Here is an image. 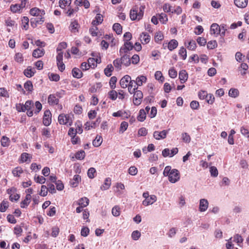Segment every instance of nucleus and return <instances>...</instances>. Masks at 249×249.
<instances>
[{
  "mask_svg": "<svg viewBox=\"0 0 249 249\" xmlns=\"http://www.w3.org/2000/svg\"><path fill=\"white\" fill-rule=\"evenodd\" d=\"M30 14L33 16L38 17L31 19V25L33 28L36 27L37 24H41L44 22L43 16L45 14V12L44 10L37 7L32 8L30 10Z\"/></svg>",
  "mask_w": 249,
  "mask_h": 249,
  "instance_id": "1",
  "label": "nucleus"
},
{
  "mask_svg": "<svg viewBox=\"0 0 249 249\" xmlns=\"http://www.w3.org/2000/svg\"><path fill=\"white\" fill-rule=\"evenodd\" d=\"M164 177H168L169 181L172 183H175L180 179V173L176 169H171L170 166H166L163 172Z\"/></svg>",
  "mask_w": 249,
  "mask_h": 249,
  "instance_id": "2",
  "label": "nucleus"
},
{
  "mask_svg": "<svg viewBox=\"0 0 249 249\" xmlns=\"http://www.w3.org/2000/svg\"><path fill=\"white\" fill-rule=\"evenodd\" d=\"M145 8V5H141L139 8L138 6L135 5L130 11L129 17L132 20H140L142 19L144 10Z\"/></svg>",
  "mask_w": 249,
  "mask_h": 249,
  "instance_id": "3",
  "label": "nucleus"
},
{
  "mask_svg": "<svg viewBox=\"0 0 249 249\" xmlns=\"http://www.w3.org/2000/svg\"><path fill=\"white\" fill-rule=\"evenodd\" d=\"M73 115L69 114H60L58 117V121L60 124L71 126L73 123Z\"/></svg>",
  "mask_w": 249,
  "mask_h": 249,
  "instance_id": "4",
  "label": "nucleus"
},
{
  "mask_svg": "<svg viewBox=\"0 0 249 249\" xmlns=\"http://www.w3.org/2000/svg\"><path fill=\"white\" fill-rule=\"evenodd\" d=\"M7 194L9 195V199L12 202L17 201L20 198L19 194L17 193V189L16 188L13 187L8 189L6 191Z\"/></svg>",
  "mask_w": 249,
  "mask_h": 249,
  "instance_id": "5",
  "label": "nucleus"
},
{
  "mask_svg": "<svg viewBox=\"0 0 249 249\" xmlns=\"http://www.w3.org/2000/svg\"><path fill=\"white\" fill-rule=\"evenodd\" d=\"M133 102L135 106L140 105L143 98V93L141 90L137 89L133 92Z\"/></svg>",
  "mask_w": 249,
  "mask_h": 249,
  "instance_id": "6",
  "label": "nucleus"
},
{
  "mask_svg": "<svg viewBox=\"0 0 249 249\" xmlns=\"http://www.w3.org/2000/svg\"><path fill=\"white\" fill-rule=\"evenodd\" d=\"M169 130L170 129L168 130H163L161 131H155L153 133V137L157 140L165 139Z\"/></svg>",
  "mask_w": 249,
  "mask_h": 249,
  "instance_id": "7",
  "label": "nucleus"
},
{
  "mask_svg": "<svg viewBox=\"0 0 249 249\" xmlns=\"http://www.w3.org/2000/svg\"><path fill=\"white\" fill-rule=\"evenodd\" d=\"M52 122V114L49 110H46L44 113L43 124L45 126H49Z\"/></svg>",
  "mask_w": 249,
  "mask_h": 249,
  "instance_id": "8",
  "label": "nucleus"
},
{
  "mask_svg": "<svg viewBox=\"0 0 249 249\" xmlns=\"http://www.w3.org/2000/svg\"><path fill=\"white\" fill-rule=\"evenodd\" d=\"M101 119L99 117L96 119V121L88 122L85 124V129L86 130H89L91 128H95L96 127L99 125Z\"/></svg>",
  "mask_w": 249,
  "mask_h": 249,
  "instance_id": "9",
  "label": "nucleus"
},
{
  "mask_svg": "<svg viewBox=\"0 0 249 249\" xmlns=\"http://www.w3.org/2000/svg\"><path fill=\"white\" fill-rule=\"evenodd\" d=\"M25 3L12 4L10 10L13 13H20L21 10L25 7Z\"/></svg>",
  "mask_w": 249,
  "mask_h": 249,
  "instance_id": "10",
  "label": "nucleus"
},
{
  "mask_svg": "<svg viewBox=\"0 0 249 249\" xmlns=\"http://www.w3.org/2000/svg\"><path fill=\"white\" fill-rule=\"evenodd\" d=\"M131 77L129 75H126L123 77L120 81L121 87L125 89L127 87L130 82Z\"/></svg>",
  "mask_w": 249,
  "mask_h": 249,
  "instance_id": "11",
  "label": "nucleus"
},
{
  "mask_svg": "<svg viewBox=\"0 0 249 249\" xmlns=\"http://www.w3.org/2000/svg\"><path fill=\"white\" fill-rule=\"evenodd\" d=\"M139 38L141 43L143 44L148 43L151 40L150 36L146 32H142L140 35Z\"/></svg>",
  "mask_w": 249,
  "mask_h": 249,
  "instance_id": "12",
  "label": "nucleus"
},
{
  "mask_svg": "<svg viewBox=\"0 0 249 249\" xmlns=\"http://www.w3.org/2000/svg\"><path fill=\"white\" fill-rule=\"evenodd\" d=\"M157 200V196L155 195H152L150 196L147 199H144L142 201V204L145 206L152 205Z\"/></svg>",
  "mask_w": 249,
  "mask_h": 249,
  "instance_id": "13",
  "label": "nucleus"
},
{
  "mask_svg": "<svg viewBox=\"0 0 249 249\" xmlns=\"http://www.w3.org/2000/svg\"><path fill=\"white\" fill-rule=\"evenodd\" d=\"M59 100L56 98V96L53 94L49 95L48 98V103L50 106H55L58 104Z\"/></svg>",
  "mask_w": 249,
  "mask_h": 249,
  "instance_id": "14",
  "label": "nucleus"
},
{
  "mask_svg": "<svg viewBox=\"0 0 249 249\" xmlns=\"http://www.w3.org/2000/svg\"><path fill=\"white\" fill-rule=\"evenodd\" d=\"M32 156L27 153H23L20 156V162H30L32 159Z\"/></svg>",
  "mask_w": 249,
  "mask_h": 249,
  "instance_id": "15",
  "label": "nucleus"
},
{
  "mask_svg": "<svg viewBox=\"0 0 249 249\" xmlns=\"http://www.w3.org/2000/svg\"><path fill=\"white\" fill-rule=\"evenodd\" d=\"M80 25L76 20L72 21L69 26V29L71 32L73 34H76L78 32Z\"/></svg>",
  "mask_w": 249,
  "mask_h": 249,
  "instance_id": "16",
  "label": "nucleus"
},
{
  "mask_svg": "<svg viewBox=\"0 0 249 249\" xmlns=\"http://www.w3.org/2000/svg\"><path fill=\"white\" fill-rule=\"evenodd\" d=\"M209 203L207 199H201L200 200L199 210L200 212H205L208 207Z\"/></svg>",
  "mask_w": 249,
  "mask_h": 249,
  "instance_id": "17",
  "label": "nucleus"
},
{
  "mask_svg": "<svg viewBox=\"0 0 249 249\" xmlns=\"http://www.w3.org/2000/svg\"><path fill=\"white\" fill-rule=\"evenodd\" d=\"M121 57L120 58L121 61L122 62L123 65L128 67L131 64V59L130 55H120Z\"/></svg>",
  "mask_w": 249,
  "mask_h": 249,
  "instance_id": "18",
  "label": "nucleus"
},
{
  "mask_svg": "<svg viewBox=\"0 0 249 249\" xmlns=\"http://www.w3.org/2000/svg\"><path fill=\"white\" fill-rule=\"evenodd\" d=\"M211 34L218 36L220 33V28L217 23H213L211 26Z\"/></svg>",
  "mask_w": 249,
  "mask_h": 249,
  "instance_id": "19",
  "label": "nucleus"
},
{
  "mask_svg": "<svg viewBox=\"0 0 249 249\" xmlns=\"http://www.w3.org/2000/svg\"><path fill=\"white\" fill-rule=\"evenodd\" d=\"M128 92L132 94L133 92H134L135 90L138 89V87L136 83V81L132 80L131 78L130 79V82L129 83V85L127 86Z\"/></svg>",
  "mask_w": 249,
  "mask_h": 249,
  "instance_id": "20",
  "label": "nucleus"
},
{
  "mask_svg": "<svg viewBox=\"0 0 249 249\" xmlns=\"http://www.w3.org/2000/svg\"><path fill=\"white\" fill-rule=\"evenodd\" d=\"M31 198V195L30 194H27L25 199L20 202V207L22 208H26L30 204Z\"/></svg>",
  "mask_w": 249,
  "mask_h": 249,
  "instance_id": "21",
  "label": "nucleus"
},
{
  "mask_svg": "<svg viewBox=\"0 0 249 249\" xmlns=\"http://www.w3.org/2000/svg\"><path fill=\"white\" fill-rule=\"evenodd\" d=\"M81 177L78 175L74 176L73 179L70 181V184L72 187H76L81 181Z\"/></svg>",
  "mask_w": 249,
  "mask_h": 249,
  "instance_id": "22",
  "label": "nucleus"
},
{
  "mask_svg": "<svg viewBox=\"0 0 249 249\" xmlns=\"http://www.w3.org/2000/svg\"><path fill=\"white\" fill-rule=\"evenodd\" d=\"M188 73L186 70H181L179 72V79L181 83H185L188 79Z\"/></svg>",
  "mask_w": 249,
  "mask_h": 249,
  "instance_id": "23",
  "label": "nucleus"
},
{
  "mask_svg": "<svg viewBox=\"0 0 249 249\" xmlns=\"http://www.w3.org/2000/svg\"><path fill=\"white\" fill-rule=\"evenodd\" d=\"M45 51L43 49L37 48L33 52V56L35 58H39L44 55Z\"/></svg>",
  "mask_w": 249,
  "mask_h": 249,
  "instance_id": "24",
  "label": "nucleus"
},
{
  "mask_svg": "<svg viewBox=\"0 0 249 249\" xmlns=\"http://www.w3.org/2000/svg\"><path fill=\"white\" fill-rule=\"evenodd\" d=\"M235 5L241 8H245L248 3V0H234Z\"/></svg>",
  "mask_w": 249,
  "mask_h": 249,
  "instance_id": "25",
  "label": "nucleus"
},
{
  "mask_svg": "<svg viewBox=\"0 0 249 249\" xmlns=\"http://www.w3.org/2000/svg\"><path fill=\"white\" fill-rule=\"evenodd\" d=\"M111 180L110 178H107L105 179L104 184L101 186V189L102 190H107L110 187Z\"/></svg>",
  "mask_w": 249,
  "mask_h": 249,
  "instance_id": "26",
  "label": "nucleus"
},
{
  "mask_svg": "<svg viewBox=\"0 0 249 249\" xmlns=\"http://www.w3.org/2000/svg\"><path fill=\"white\" fill-rule=\"evenodd\" d=\"M72 76L76 78H80L82 77L83 73L81 70L77 68H74L71 71Z\"/></svg>",
  "mask_w": 249,
  "mask_h": 249,
  "instance_id": "27",
  "label": "nucleus"
},
{
  "mask_svg": "<svg viewBox=\"0 0 249 249\" xmlns=\"http://www.w3.org/2000/svg\"><path fill=\"white\" fill-rule=\"evenodd\" d=\"M185 45L186 46L187 48L189 50L194 51L196 49V44L195 41L192 40L188 41L187 43L186 42H185Z\"/></svg>",
  "mask_w": 249,
  "mask_h": 249,
  "instance_id": "28",
  "label": "nucleus"
},
{
  "mask_svg": "<svg viewBox=\"0 0 249 249\" xmlns=\"http://www.w3.org/2000/svg\"><path fill=\"white\" fill-rule=\"evenodd\" d=\"M146 80L147 78L145 76L140 75L138 76L136 80V83L137 87L142 86L143 83L146 82Z\"/></svg>",
  "mask_w": 249,
  "mask_h": 249,
  "instance_id": "29",
  "label": "nucleus"
},
{
  "mask_svg": "<svg viewBox=\"0 0 249 249\" xmlns=\"http://www.w3.org/2000/svg\"><path fill=\"white\" fill-rule=\"evenodd\" d=\"M12 172L14 177H19L23 173V170L21 167L18 166L13 169Z\"/></svg>",
  "mask_w": 249,
  "mask_h": 249,
  "instance_id": "30",
  "label": "nucleus"
},
{
  "mask_svg": "<svg viewBox=\"0 0 249 249\" xmlns=\"http://www.w3.org/2000/svg\"><path fill=\"white\" fill-rule=\"evenodd\" d=\"M178 46V42L176 39H172L168 44V49L172 51L175 49Z\"/></svg>",
  "mask_w": 249,
  "mask_h": 249,
  "instance_id": "31",
  "label": "nucleus"
},
{
  "mask_svg": "<svg viewBox=\"0 0 249 249\" xmlns=\"http://www.w3.org/2000/svg\"><path fill=\"white\" fill-rule=\"evenodd\" d=\"M103 21V17L101 14H98L96 15L95 19L92 22V24L94 26H96L102 22Z\"/></svg>",
  "mask_w": 249,
  "mask_h": 249,
  "instance_id": "32",
  "label": "nucleus"
},
{
  "mask_svg": "<svg viewBox=\"0 0 249 249\" xmlns=\"http://www.w3.org/2000/svg\"><path fill=\"white\" fill-rule=\"evenodd\" d=\"M35 70L34 69L33 70L31 68V67H28L26 69H25L24 71V75L27 77H31L33 76L35 73Z\"/></svg>",
  "mask_w": 249,
  "mask_h": 249,
  "instance_id": "33",
  "label": "nucleus"
},
{
  "mask_svg": "<svg viewBox=\"0 0 249 249\" xmlns=\"http://www.w3.org/2000/svg\"><path fill=\"white\" fill-rule=\"evenodd\" d=\"M146 111L144 110V109H141L139 111V115L137 117V119L139 121L143 122L145 120L146 118Z\"/></svg>",
  "mask_w": 249,
  "mask_h": 249,
  "instance_id": "34",
  "label": "nucleus"
},
{
  "mask_svg": "<svg viewBox=\"0 0 249 249\" xmlns=\"http://www.w3.org/2000/svg\"><path fill=\"white\" fill-rule=\"evenodd\" d=\"M114 68L111 64L107 65V67L104 69L105 74L107 77L110 76L112 75V72Z\"/></svg>",
  "mask_w": 249,
  "mask_h": 249,
  "instance_id": "35",
  "label": "nucleus"
},
{
  "mask_svg": "<svg viewBox=\"0 0 249 249\" xmlns=\"http://www.w3.org/2000/svg\"><path fill=\"white\" fill-rule=\"evenodd\" d=\"M159 20L162 24H166L168 21V17L166 14L162 13L157 14Z\"/></svg>",
  "mask_w": 249,
  "mask_h": 249,
  "instance_id": "36",
  "label": "nucleus"
},
{
  "mask_svg": "<svg viewBox=\"0 0 249 249\" xmlns=\"http://www.w3.org/2000/svg\"><path fill=\"white\" fill-rule=\"evenodd\" d=\"M29 18L27 17H23L21 20V27L22 29L27 30L29 28Z\"/></svg>",
  "mask_w": 249,
  "mask_h": 249,
  "instance_id": "37",
  "label": "nucleus"
},
{
  "mask_svg": "<svg viewBox=\"0 0 249 249\" xmlns=\"http://www.w3.org/2000/svg\"><path fill=\"white\" fill-rule=\"evenodd\" d=\"M9 206V202L5 199L3 200L0 204V211L2 213L5 212L8 208Z\"/></svg>",
  "mask_w": 249,
  "mask_h": 249,
  "instance_id": "38",
  "label": "nucleus"
},
{
  "mask_svg": "<svg viewBox=\"0 0 249 249\" xmlns=\"http://www.w3.org/2000/svg\"><path fill=\"white\" fill-rule=\"evenodd\" d=\"M89 204V199L86 197H82L79 200L78 204L83 207H87Z\"/></svg>",
  "mask_w": 249,
  "mask_h": 249,
  "instance_id": "39",
  "label": "nucleus"
},
{
  "mask_svg": "<svg viewBox=\"0 0 249 249\" xmlns=\"http://www.w3.org/2000/svg\"><path fill=\"white\" fill-rule=\"evenodd\" d=\"M24 88L27 91L30 92H32L34 90V87L32 82L30 80L27 81L26 82L24 83Z\"/></svg>",
  "mask_w": 249,
  "mask_h": 249,
  "instance_id": "40",
  "label": "nucleus"
},
{
  "mask_svg": "<svg viewBox=\"0 0 249 249\" xmlns=\"http://www.w3.org/2000/svg\"><path fill=\"white\" fill-rule=\"evenodd\" d=\"M113 29L118 35H120L122 33V27L120 23H114L113 25Z\"/></svg>",
  "mask_w": 249,
  "mask_h": 249,
  "instance_id": "41",
  "label": "nucleus"
},
{
  "mask_svg": "<svg viewBox=\"0 0 249 249\" xmlns=\"http://www.w3.org/2000/svg\"><path fill=\"white\" fill-rule=\"evenodd\" d=\"M163 38L164 36L161 32H158L155 34L154 39L156 42L159 43Z\"/></svg>",
  "mask_w": 249,
  "mask_h": 249,
  "instance_id": "42",
  "label": "nucleus"
},
{
  "mask_svg": "<svg viewBox=\"0 0 249 249\" xmlns=\"http://www.w3.org/2000/svg\"><path fill=\"white\" fill-rule=\"evenodd\" d=\"M86 156L85 152L84 150H80L77 151L75 154V157L77 160H82Z\"/></svg>",
  "mask_w": 249,
  "mask_h": 249,
  "instance_id": "43",
  "label": "nucleus"
},
{
  "mask_svg": "<svg viewBox=\"0 0 249 249\" xmlns=\"http://www.w3.org/2000/svg\"><path fill=\"white\" fill-rule=\"evenodd\" d=\"M71 2V0H60L59 1V5L62 9H64L66 6H70Z\"/></svg>",
  "mask_w": 249,
  "mask_h": 249,
  "instance_id": "44",
  "label": "nucleus"
},
{
  "mask_svg": "<svg viewBox=\"0 0 249 249\" xmlns=\"http://www.w3.org/2000/svg\"><path fill=\"white\" fill-rule=\"evenodd\" d=\"M100 61H95V59L94 58H89L88 60V63L89 64L90 68H94L96 67L97 63H100Z\"/></svg>",
  "mask_w": 249,
  "mask_h": 249,
  "instance_id": "45",
  "label": "nucleus"
},
{
  "mask_svg": "<svg viewBox=\"0 0 249 249\" xmlns=\"http://www.w3.org/2000/svg\"><path fill=\"white\" fill-rule=\"evenodd\" d=\"M14 60L18 63H21L23 62L24 57L20 53H17L14 56Z\"/></svg>",
  "mask_w": 249,
  "mask_h": 249,
  "instance_id": "46",
  "label": "nucleus"
},
{
  "mask_svg": "<svg viewBox=\"0 0 249 249\" xmlns=\"http://www.w3.org/2000/svg\"><path fill=\"white\" fill-rule=\"evenodd\" d=\"M103 141V139L102 137L97 136L95 139L92 142V144L95 147H98L99 146Z\"/></svg>",
  "mask_w": 249,
  "mask_h": 249,
  "instance_id": "47",
  "label": "nucleus"
},
{
  "mask_svg": "<svg viewBox=\"0 0 249 249\" xmlns=\"http://www.w3.org/2000/svg\"><path fill=\"white\" fill-rule=\"evenodd\" d=\"M10 140L9 138L3 136L1 139V145L3 147H8L9 145Z\"/></svg>",
  "mask_w": 249,
  "mask_h": 249,
  "instance_id": "48",
  "label": "nucleus"
},
{
  "mask_svg": "<svg viewBox=\"0 0 249 249\" xmlns=\"http://www.w3.org/2000/svg\"><path fill=\"white\" fill-rule=\"evenodd\" d=\"M178 54L182 60H185L187 57V51L186 49L183 47H181L179 50Z\"/></svg>",
  "mask_w": 249,
  "mask_h": 249,
  "instance_id": "49",
  "label": "nucleus"
},
{
  "mask_svg": "<svg viewBox=\"0 0 249 249\" xmlns=\"http://www.w3.org/2000/svg\"><path fill=\"white\" fill-rule=\"evenodd\" d=\"M239 90L236 89L231 88L229 91V96L233 98H236L239 95Z\"/></svg>",
  "mask_w": 249,
  "mask_h": 249,
  "instance_id": "50",
  "label": "nucleus"
},
{
  "mask_svg": "<svg viewBox=\"0 0 249 249\" xmlns=\"http://www.w3.org/2000/svg\"><path fill=\"white\" fill-rule=\"evenodd\" d=\"M108 98L112 100H115L118 97V92L113 89L109 91L108 93Z\"/></svg>",
  "mask_w": 249,
  "mask_h": 249,
  "instance_id": "51",
  "label": "nucleus"
},
{
  "mask_svg": "<svg viewBox=\"0 0 249 249\" xmlns=\"http://www.w3.org/2000/svg\"><path fill=\"white\" fill-rule=\"evenodd\" d=\"M114 66L118 70H120L122 69V62L120 58H117L113 62Z\"/></svg>",
  "mask_w": 249,
  "mask_h": 249,
  "instance_id": "52",
  "label": "nucleus"
},
{
  "mask_svg": "<svg viewBox=\"0 0 249 249\" xmlns=\"http://www.w3.org/2000/svg\"><path fill=\"white\" fill-rule=\"evenodd\" d=\"M128 126V123L124 121L122 122L121 124L120 129H119V133H123L127 128Z\"/></svg>",
  "mask_w": 249,
  "mask_h": 249,
  "instance_id": "53",
  "label": "nucleus"
},
{
  "mask_svg": "<svg viewBox=\"0 0 249 249\" xmlns=\"http://www.w3.org/2000/svg\"><path fill=\"white\" fill-rule=\"evenodd\" d=\"M217 46V43L216 40L209 41L207 43V48L208 49H213Z\"/></svg>",
  "mask_w": 249,
  "mask_h": 249,
  "instance_id": "54",
  "label": "nucleus"
},
{
  "mask_svg": "<svg viewBox=\"0 0 249 249\" xmlns=\"http://www.w3.org/2000/svg\"><path fill=\"white\" fill-rule=\"evenodd\" d=\"M88 176L89 178H93L96 175V170L94 168L91 167L88 171Z\"/></svg>",
  "mask_w": 249,
  "mask_h": 249,
  "instance_id": "55",
  "label": "nucleus"
},
{
  "mask_svg": "<svg viewBox=\"0 0 249 249\" xmlns=\"http://www.w3.org/2000/svg\"><path fill=\"white\" fill-rule=\"evenodd\" d=\"M117 81V79L115 76H112L110 78L109 81V86L112 89H114L116 88V83Z\"/></svg>",
  "mask_w": 249,
  "mask_h": 249,
  "instance_id": "56",
  "label": "nucleus"
},
{
  "mask_svg": "<svg viewBox=\"0 0 249 249\" xmlns=\"http://www.w3.org/2000/svg\"><path fill=\"white\" fill-rule=\"evenodd\" d=\"M112 213L114 216H118L120 215V208L118 206H115L112 209Z\"/></svg>",
  "mask_w": 249,
  "mask_h": 249,
  "instance_id": "57",
  "label": "nucleus"
},
{
  "mask_svg": "<svg viewBox=\"0 0 249 249\" xmlns=\"http://www.w3.org/2000/svg\"><path fill=\"white\" fill-rule=\"evenodd\" d=\"M181 138L182 141L186 143H189L191 141V137L187 133H183L181 134Z\"/></svg>",
  "mask_w": 249,
  "mask_h": 249,
  "instance_id": "58",
  "label": "nucleus"
},
{
  "mask_svg": "<svg viewBox=\"0 0 249 249\" xmlns=\"http://www.w3.org/2000/svg\"><path fill=\"white\" fill-rule=\"evenodd\" d=\"M34 179L36 183L43 184L46 181V178L43 176H35Z\"/></svg>",
  "mask_w": 249,
  "mask_h": 249,
  "instance_id": "59",
  "label": "nucleus"
},
{
  "mask_svg": "<svg viewBox=\"0 0 249 249\" xmlns=\"http://www.w3.org/2000/svg\"><path fill=\"white\" fill-rule=\"evenodd\" d=\"M208 93L205 90H200L198 93V96L200 100L207 99Z\"/></svg>",
  "mask_w": 249,
  "mask_h": 249,
  "instance_id": "60",
  "label": "nucleus"
},
{
  "mask_svg": "<svg viewBox=\"0 0 249 249\" xmlns=\"http://www.w3.org/2000/svg\"><path fill=\"white\" fill-rule=\"evenodd\" d=\"M207 98L205 100L209 104L212 105L214 102L215 98L213 94L208 93Z\"/></svg>",
  "mask_w": 249,
  "mask_h": 249,
  "instance_id": "61",
  "label": "nucleus"
},
{
  "mask_svg": "<svg viewBox=\"0 0 249 249\" xmlns=\"http://www.w3.org/2000/svg\"><path fill=\"white\" fill-rule=\"evenodd\" d=\"M59 231H60L59 228L58 227H57V226L53 227L52 228L51 235L53 237H55L58 235V234L59 233Z\"/></svg>",
  "mask_w": 249,
  "mask_h": 249,
  "instance_id": "62",
  "label": "nucleus"
},
{
  "mask_svg": "<svg viewBox=\"0 0 249 249\" xmlns=\"http://www.w3.org/2000/svg\"><path fill=\"white\" fill-rule=\"evenodd\" d=\"M168 74L171 78H175L177 76L178 73L177 71L174 68H172L169 69Z\"/></svg>",
  "mask_w": 249,
  "mask_h": 249,
  "instance_id": "63",
  "label": "nucleus"
},
{
  "mask_svg": "<svg viewBox=\"0 0 249 249\" xmlns=\"http://www.w3.org/2000/svg\"><path fill=\"white\" fill-rule=\"evenodd\" d=\"M233 241L236 242L239 245L240 243H243V239L240 235L239 234H236L233 236Z\"/></svg>",
  "mask_w": 249,
  "mask_h": 249,
  "instance_id": "64",
  "label": "nucleus"
}]
</instances>
